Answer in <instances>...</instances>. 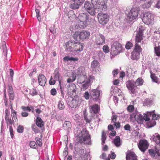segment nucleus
<instances>
[{
	"label": "nucleus",
	"instance_id": "nucleus-1",
	"mask_svg": "<svg viewBox=\"0 0 160 160\" xmlns=\"http://www.w3.org/2000/svg\"><path fill=\"white\" fill-rule=\"evenodd\" d=\"M77 132L75 135L76 142L77 143L91 144L90 136L86 129L83 128L81 130H78Z\"/></svg>",
	"mask_w": 160,
	"mask_h": 160
},
{
	"label": "nucleus",
	"instance_id": "nucleus-38",
	"mask_svg": "<svg viewBox=\"0 0 160 160\" xmlns=\"http://www.w3.org/2000/svg\"><path fill=\"white\" fill-rule=\"evenodd\" d=\"M37 126V125L35 123L32 124L31 126L32 130L36 133H38L39 132V130Z\"/></svg>",
	"mask_w": 160,
	"mask_h": 160
},
{
	"label": "nucleus",
	"instance_id": "nucleus-54",
	"mask_svg": "<svg viewBox=\"0 0 160 160\" xmlns=\"http://www.w3.org/2000/svg\"><path fill=\"white\" fill-rule=\"evenodd\" d=\"M103 51L105 53H108L109 52V47L107 45H104L102 48Z\"/></svg>",
	"mask_w": 160,
	"mask_h": 160
},
{
	"label": "nucleus",
	"instance_id": "nucleus-31",
	"mask_svg": "<svg viewBox=\"0 0 160 160\" xmlns=\"http://www.w3.org/2000/svg\"><path fill=\"white\" fill-rule=\"evenodd\" d=\"M63 59L65 61H73L74 62L78 61L79 58H78L69 57L68 56L64 57Z\"/></svg>",
	"mask_w": 160,
	"mask_h": 160
},
{
	"label": "nucleus",
	"instance_id": "nucleus-5",
	"mask_svg": "<svg viewBox=\"0 0 160 160\" xmlns=\"http://www.w3.org/2000/svg\"><path fill=\"white\" fill-rule=\"evenodd\" d=\"M122 49V45L118 42L111 43V51L113 55H117L120 53Z\"/></svg>",
	"mask_w": 160,
	"mask_h": 160
},
{
	"label": "nucleus",
	"instance_id": "nucleus-63",
	"mask_svg": "<svg viewBox=\"0 0 160 160\" xmlns=\"http://www.w3.org/2000/svg\"><path fill=\"white\" fill-rule=\"evenodd\" d=\"M134 109L133 105H130L127 108V110H134Z\"/></svg>",
	"mask_w": 160,
	"mask_h": 160
},
{
	"label": "nucleus",
	"instance_id": "nucleus-47",
	"mask_svg": "<svg viewBox=\"0 0 160 160\" xmlns=\"http://www.w3.org/2000/svg\"><path fill=\"white\" fill-rule=\"evenodd\" d=\"M84 98L86 100H88L90 98V92L86 91L83 94Z\"/></svg>",
	"mask_w": 160,
	"mask_h": 160
},
{
	"label": "nucleus",
	"instance_id": "nucleus-16",
	"mask_svg": "<svg viewBox=\"0 0 160 160\" xmlns=\"http://www.w3.org/2000/svg\"><path fill=\"white\" fill-rule=\"evenodd\" d=\"M81 39L82 41L87 40L90 36V32L85 30H82L80 32Z\"/></svg>",
	"mask_w": 160,
	"mask_h": 160
},
{
	"label": "nucleus",
	"instance_id": "nucleus-41",
	"mask_svg": "<svg viewBox=\"0 0 160 160\" xmlns=\"http://www.w3.org/2000/svg\"><path fill=\"white\" fill-rule=\"evenodd\" d=\"M106 133L104 131H102V145H103L104 143H105V141L106 139Z\"/></svg>",
	"mask_w": 160,
	"mask_h": 160
},
{
	"label": "nucleus",
	"instance_id": "nucleus-60",
	"mask_svg": "<svg viewBox=\"0 0 160 160\" xmlns=\"http://www.w3.org/2000/svg\"><path fill=\"white\" fill-rule=\"evenodd\" d=\"M9 132H10L11 137L12 138L14 136V134L13 133V129L12 128L11 126H9Z\"/></svg>",
	"mask_w": 160,
	"mask_h": 160
},
{
	"label": "nucleus",
	"instance_id": "nucleus-52",
	"mask_svg": "<svg viewBox=\"0 0 160 160\" xmlns=\"http://www.w3.org/2000/svg\"><path fill=\"white\" fill-rule=\"evenodd\" d=\"M73 117V119L76 122H79L80 117L78 114H74Z\"/></svg>",
	"mask_w": 160,
	"mask_h": 160
},
{
	"label": "nucleus",
	"instance_id": "nucleus-37",
	"mask_svg": "<svg viewBox=\"0 0 160 160\" xmlns=\"http://www.w3.org/2000/svg\"><path fill=\"white\" fill-rule=\"evenodd\" d=\"M99 64V62L98 61L94 60L91 62V67L92 68H97Z\"/></svg>",
	"mask_w": 160,
	"mask_h": 160
},
{
	"label": "nucleus",
	"instance_id": "nucleus-57",
	"mask_svg": "<svg viewBox=\"0 0 160 160\" xmlns=\"http://www.w3.org/2000/svg\"><path fill=\"white\" fill-rule=\"evenodd\" d=\"M9 98L11 100H13L14 98V92H9Z\"/></svg>",
	"mask_w": 160,
	"mask_h": 160
},
{
	"label": "nucleus",
	"instance_id": "nucleus-49",
	"mask_svg": "<svg viewBox=\"0 0 160 160\" xmlns=\"http://www.w3.org/2000/svg\"><path fill=\"white\" fill-rule=\"evenodd\" d=\"M99 107L97 104H94L92 106H90L89 107L90 110H98Z\"/></svg>",
	"mask_w": 160,
	"mask_h": 160
},
{
	"label": "nucleus",
	"instance_id": "nucleus-45",
	"mask_svg": "<svg viewBox=\"0 0 160 160\" xmlns=\"http://www.w3.org/2000/svg\"><path fill=\"white\" fill-rule=\"evenodd\" d=\"M21 108L23 110H34V109L33 107L31 106L27 107L22 106Z\"/></svg>",
	"mask_w": 160,
	"mask_h": 160
},
{
	"label": "nucleus",
	"instance_id": "nucleus-18",
	"mask_svg": "<svg viewBox=\"0 0 160 160\" xmlns=\"http://www.w3.org/2000/svg\"><path fill=\"white\" fill-rule=\"evenodd\" d=\"M89 15L88 13H82L78 16V20L86 22H88L89 19Z\"/></svg>",
	"mask_w": 160,
	"mask_h": 160
},
{
	"label": "nucleus",
	"instance_id": "nucleus-50",
	"mask_svg": "<svg viewBox=\"0 0 160 160\" xmlns=\"http://www.w3.org/2000/svg\"><path fill=\"white\" fill-rule=\"evenodd\" d=\"M70 85H68L67 87V90H66V92L67 94L68 95H69L70 96H72L73 95L72 93L71 92V91L70 90Z\"/></svg>",
	"mask_w": 160,
	"mask_h": 160
},
{
	"label": "nucleus",
	"instance_id": "nucleus-24",
	"mask_svg": "<svg viewBox=\"0 0 160 160\" xmlns=\"http://www.w3.org/2000/svg\"><path fill=\"white\" fill-rule=\"evenodd\" d=\"M58 90V92L59 93L61 94L62 98L64 99V95L65 92H66V91L65 90V88H64L63 84L62 82L59 84V88Z\"/></svg>",
	"mask_w": 160,
	"mask_h": 160
},
{
	"label": "nucleus",
	"instance_id": "nucleus-7",
	"mask_svg": "<svg viewBox=\"0 0 160 160\" xmlns=\"http://www.w3.org/2000/svg\"><path fill=\"white\" fill-rule=\"evenodd\" d=\"M144 115L143 117L141 114H139L137 116L136 113H135L131 114L130 115V117L132 118H134L138 123L141 124L143 123L144 120H145V121H148L150 119L149 115L145 114Z\"/></svg>",
	"mask_w": 160,
	"mask_h": 160
},
{
	"label": "nucleus",
	"instance_id": "nucleus-28",
	"mask_svg": "<svg viewBox=\"0 0 160 160\" xmlns=\"http://www.w3.org/2000/svg\"><path fill=\"white\" fill-rule=\"evenodd\" d=\"M152 139L157 144L160 145V135L158 133H156L152 137Z\"/></svg>",
	"mask_w": 160,
	"mask_h": 160
},
{
	"label": "nucleus",
	"instance_id": "nucleus-19",
	"mask_svg": "<svg viewBox=\"0 0 160 160\" xmlns=\"http://www.w3.org/2000/svg\"><path fill=\"white\" fill-rule=\"evenodd\" d=\"M38 80L39 85L43 86L46 82V78L43 74L40 75L38 77Z\"/></svg>",
	"mask_w": 160,
	"mask_h": 160
},
{
	"label": "nucleus",
	"instance_id": "nucleus-32",
	"mask_svg": "<svg viewBox=\"0 0 160 160\" xmlns=\"http://www.w3.org/2000/svg\"><path fill=\"white\" fill-rule=\"evenodd\" d=\"M152 3V2L150 0L146 1L142 5V8L144 9H148L151 6Z\"/></svg>",
	"mask_w": 160,
	"mask_h": 160
},
{
	"label": "nucleus",
	"instance_id": "nucleus-46",
	"mask_svg": "<svg viewBox=\"0 0 160 160\" xmlns=\"http://www.w3.org/2000/svg\"><path fill=\"white\" fill-rule=\"evenodd\" d=\"M36 16L38 20L40 22L41 20V18L40 15V11L39 9H36L35 10Z\"/></svg>",
	"mask_w": 160,
	"mask_h": 160
},
{
	"label": "nucleus",
	"instance_id": "nucleus-59",
	"mask_svg": "<svg viewBox=\"0 0 160 160\" xmlns=\"http://www.w3.org/2000/svg\"><path fill=\"white\" fill-rule=\"evenodd\" d=\"M5 120L7 125L9 124L12 125L13 123V121L11 119H9V118H7V117L5 118Z\"/></svg>",
	"mask_w": 160,
	"mask_h": 160
},
{
	"label": "nucleus",
	"instance_id": "nucleus-20",
	"mask_svg": "<svg viewBox=\"0 0 160 160\" xmlns=\"http://www.w3.org/2000/svg\"><path fill=\"white\" fill-rule=\"evenodd\" d=\"M126 160H138L136 154L133 152H130L127 153L126 157Z\"/></svg>",
	"mask_w": 160,
	"mask_h": 160
},
{
	"label": "nucleus",
	"instance_id": "nucleus-27",
	"mask_svg": "<svg viewBox=\"0 0 160 160\" xmlns=\"http://www.w3.org/2000/svg\"><path fill=\"white\" fill-rule=\"evenodd\" d=\"M77 25L81 29H83L86 27L87 24V22L77 20Z\"/></svg>",
	"mask_w": 160,
	"mask_h": 160
},
{
	"label": "nucleus",
	"instance_id": "nucleus-4",
	"mask_svg": "<svg viewBox=\"0 0 160 160\" xmlns=\"http://www.w3.org/2000/svg\"><path fill=\"white\" fill-rule=\"evenodd\" d=\"M140 11V6L139 4L137 3L133 5L127 15V19L128 21L131 22L136 19Z\"/></svg>",
	"mask_w": 160,
	"mask_h": 160
},
{
	"label": "nucleus",
	"instance_id": "nucleus-15",
	"mask_svg": "<svg viewBox=\"0 0 160 160\" xmlns=\"http://www.w3.org/2000/svg\"><path fill=\"white\" fill-rule=\"evenodd\" d=\"M109 20V17L107 14L101 12V24L103 25H105L108 21Z\"/></svg>",
	"mask_w": 160,
	"mask_h": 160
},
{
	"label": "nucleus",
	"instance_id": "nucleus-29",
	"mask_svg": "<svg viewBox=\"0 0 160 160\" xmlns=\"http://www.w3.org/2000/svg\"><path fill=\"white\" fill-rule=\"evenodd\" d=\"M73 38L77 41H80L81 39V34L80 32H76L73 34Z\"/></svg>",
	"mask_w": 160,
	"mask_h": 160
},
{
	"label": "nucleus",
	"instance_id": "nucleus-56",
	"mask_svg": "<svg viewBox=\"0 0 160 160\" xmlns=\"http://www.w3.org/2000/svg\"><path fill=\"white\" fill-rule=\"evenodd\" d=\"M36 140L37 141L38 145L39 146H41L42 145V140L41 139L38 138H35Z\"/></svg>",
	"mask_w": 160,
	"mask_h": 160
},
{
	"label": "nucleus",
	"instance_id": "nucleus-55",
	"mask_svg": "<svg viewBox=\"0 0 160 160\" xmlns=\"http://www.w3.org/2000/svg\"><path fill=\"white\" fill-rule=\"evenodd\" d=\"M88 153H85L84 155L82 156L81 157V160H88Z\"/></svg>",
	"mask_w": 160,
	"mask_h": 160
},
{
	"label": "nucleus",
	"instance_id": "nucleus-13",
	"mask_svg": "<svg viewBox=\"0 0 160 160\" xmlns=\"http://www.w3.org/2000/svg\"><path fill=\"white\" fill-rule=\"evenodd\" d=\"M148 141L145 139H141L139 141L138 146L140 150L144 152L147 149L149 146Z\"/></svg>",
	"mask_w": 160,
	"mask_h": 160
},
{
	"label": "nucleus",
	"instance_id": "nucleus-44",
	"mask_svg": "<svg viewBox=\"0 0 160 160\" xmlns=\"http://www.w3.org/2000/svg\"><path fill=\"white\" fill-rule=\"evenodd\" d=\"M58 107L59 110H62L63 109L65 108L63 102L62 101H59Z\"/></svg>",
	"mask_w": 160,
	"mask_h": 160
},
{
	"label": "nucleus",
	"instance_id": "nucleus-25",
	"mask_svg": "<svg viewBox=\"0 0 160 160\" xmlns=\"http://www.w3.org/2000/svg\"><path fill=\"white\" fill-rule=\"evenodd\" d=\"M107 1L108 0H101V11H105L107 10Z\"/></svg>",
	"mask_w": 160,
	"mask_h": 160
},
{
	"label": "nucleus",
	"instance_id": "nucleus-42",
	"mask_svg": "<svg viewBox=\"0 0 160 160\" xmlns=\"http://www.w3.org/2000/svg\"><path fill=\"white\" fill-rule=\"evenodd\" d=\"M154 51L156 55L158 56H160V47H154Z\"/></svg>",
	"mask_w": 160,
	"mask_h": 160
},
{
	"label": "nucleus",
	"instance_id": "nucleus-58",
	"mask_svg": "<svg viewBox=\"0 0 160 160\" xmlns=\"http://www.w3.org/2000/svg\"><path fill=\"white\" fill-rule=\"evenodd\" d=\"M149 153L152 156L154 157L156 155V152L152 149H149L148 150Z\"/></svg>",
	"mask_w": 160,
	"mask_h": 160
},
{
	"label": "nucleus",
	"instance_id": "nucleus-10",
	"mask_svg": "<svg viewBox=\"0 0 160 160\" xmlns=\"http://www.w3.org/2000/svg\"><path fill=\"white\" fill-rule=\"evenodd\" d=\"M154 15L149 12H145L142 19L143 22L147 24H151L152 21L154 20Z\"/></svg>",
	"mask_w": 160,
	"mask_h": 160
},
{
	"label": "nucleus",
	"instance_id": "nucleus-26",
	"mask_svg": "<svg viewBox=\"0 0 160 160\" xmlns=\"http://www.w3.org/2000/svg\"><path fill=\"white\" fill-rule=\"evenodd\" d=\"M112 143H114L117 147H120L122 143L121 142L120 138L119 136H116L114 140L112 141Z\"/></svg>",
	"mask_w": 160,
	"mask_h": 160
},
{
	"label": "nucleus",
	"instance_id": "nucleus-34",
	"mask_svg": "<svg viewBox=\"0 0 160 160\" xmlns=\"http://www.w3.org/2000/svg\"><path fill=\"white\" fill-rule=\"evenodd\" d=\"M142 49L141 48V46L139 45L137 43H136L135 45L133 51L140 53L142 52Z\"/></svg>",
	"mask_w": 160,
	"mask_h": 160
},
{
	"label": "nucleus",
	"instance_id": "nucleus-21",
	"mask_svg": "<svg viewBox=\"0 0 160 160\" xmlns=\"http://www.w3.org/2000/svg\"><path fill=\"white\" fill-rule=\"evenodd\" d=\"M38 127L40 128H42V132L43 130H44V128H42L44 126V122L42 120L41 118L38 117H37L36 120V124Z\"/></svg>",
	"mask_w": 160,
	"mask_h": 160
},
{
	"label": "nucleus",
	"instance_id": "nucleus-2",
	"mask_svg": "<svg viewBox=\"0 0 160 160\" xmlns=\"http://www.w3.org/2000/svg\"><path fill=\"white\" fill-rule=\"evenodd\" d=\"M65 45V51L66 52H80L82 51L84 47L83 43L73 40L68 41L66 42Z\"/></svg>",
	"mask_w": 160,
	"mask_h": 160
},
{
	"label": "nucleus",
	"instance_id": "nucleus-64",
	"mask_svg": "<svg viewBox=\"0 0 160 160\" xmlns=\"http://www.w3.org/2000/svg\"><path fill=\"white\" fill-rule=\"evenodd\" d=\"M117 116L116 115H113L112 117V121L113 122H116L117 120Z\"/></svg>",
	"mask_w": 160,
	"mask_h": 160
},
{
	"label": "nucleus",
	"instance_id": "nucleus-36",
	"mask_svg": "<svg viewBox=\"0 0 160 160\" xmlns=\"http://www.w3.org/2000/svg\"><path fill=\"white\" fill-rule=\"evenodd\" d=\"M50 32L54 35L56 34L58 31V29L55 27V25H53L51 27L49 28Z\"/></svg>",
	"mask_w": 160,
	"mask_h": 160
},
{
	"label": "nucleus",
	"instance_id": "nucleus-62",
	"mask_svg": "<svg viewBox=\"0 0 160 160\" xmlns=\"http://www.w3.org/2000/svg\"><path fill=\"white\" fill-rule=\"evenodd\" d=\"M118 69H115L112 71V74L114 77L116 76L117 75L118 73Z\"/></svg>",
	"mask_w": 160,
	"mask_h": 160
},
{
	"label": "nucleus",
	"instance_id": "nucleus-11",
	"mask_svg": "<svg viewBox=\"0 0 160 160\" xmlns=\"http://www.w3.org/2000/svg\"><path fill=\"white\" fill-rule=\"evenodd\" d=\"M98 89V87L95 89H93L90 91V99L91 101L96 102L98 99L100 95V91Z\"/></svg>",
	"mask_w": 160,
	"mask_h": 160
},
{
	"label": "nucleus",
	"instance_id": "nucleus-53",
	"mask_svg": "<svg viewBox=\"0 0 160 160\" xmlns=\"http://www.w3.org/2000/svg\"><path fill=\"white\" fill-rule=\"evenodd\" d=\"M24 130V128L22 126L19 125L17 129V131L19 133H22Z\"/></svg>",
	"mask_w": 160,
	"mask_h": 160
},
{
	"label": "nucleus",
	"instance_id": "nucleus-9",
	"mask_svg": "<svg viewBox=\"0 0 160 160\" xmlns=\"http://www.w3.org/2000/svg\"><path fill=\"white\" fill-rule=\"evenodd\" d=\"M126 84L127 87L131 93L135 94L137 92L138 88L136 86L134 81L129 80L126 82Z\"/></svg>",
	"mask_w": 160,
	"mask_h": 160
},
{
	"label": "nucleus",
	"instance_id": "nucleus-51",
	"mask_svg": "<svg viewBox=\"0 0 160 160\" xmlns=\"http://www.w3.org/2000/svg\"><path fill=\"white\" fill-rule=\"evenodd\" d=\"M133 46L132 44L130 42H128L126 45V48L127 49H129Z\"/></svg>",
	"mask_w": 160,
	"mask_h": 160
},
{
	"label": "nucleus",
	"instance_id": "nucleus-30",
	"mask_svg": "<svg viewBox=\"0 0 160 160\" xmlns=\"http://www.w3.org/2000/svg\"><path fill=\"white\" fill-rule=\"evenodd\" d=\"M140 53L137 52L133 51L131 53V58L132 60H137L139 58V57Z\"/></svg>",
	"mask_w": 160,
	"mask_h": 160
},
{
	"label": "nucleus",
	"instance_id": "nucleus-43",
	"mask_svg": "<svg viewBox=\"0 0 160 160\" xmlns=\"http://www.w3.org/2000/svg\"><path fill=\"white\" fill-rule=\"evenodd\" d=\"M72 79L71 78H68L67 80V82L68 83H70L74 81L76 79V77L74 75L73 73L72 72Z\"/></svg>",
	"mask_w": 160,
	"mask_h": 160
},
{
	"label": "nucleus",
	"instance_id": "nucleus-33",
	"mask_svg": "<svg viewBox=\"0 0 160 160\" xmlns=\"http://www.w3.org/2000/svg\"><path fill=\"white\" fill-rule=\"evenodd\" d=\"M152 102L153 101L151 99L146 98L144 102L143 105L144 106H150L152 104Z\"/></svg>",
	"mask_w": 160,
	"mask_h": 160
},
{
	"label": "nucleus",
	"instance_id": "nucleus-14",
	"mask_svg": "<svg viewBox=\"0 0 160 160\" xmlns=\"http://www.w3.org/2000/svg\"><path fill=\"white\" fill-rule=\"evenodd\" d=\"M152 120H151L148 124V125L149 128H151L156 125V122L155 120H157L160 118V115L153 113L152 116Z\"/></svg>",
	"mask_w": 160,
	"mask_h": 160
},
{
	"label": "nucleus",
	"instance_id": "nucleus-8",
	"mask_svg": "<svg viewBox=\"0 0 160 160\" xmlns=\"http://www.w3.org/2000/svg\"><path fill=\"white\" fill-rule=\"evenodd\" d=\"M90 114L88 115L87 112L86 111H83V114L84 115V120L87 123H90L92 121V118L96 116L97 117L98 116V113L99 111H91Z\"/></svg>",
	"mask_w": 160,
	"mask_h": 160
},
{
	"label": "nucleus",
	"instance_id": "nucleus-39",
	"mask_svg": "<svg viewBox=\"0 0 160 160\" xmlns=\"http://www.w3.org/2000/svg\"><path fill=\"white\" fill-rule=\"evenodd\" d=\"M151 73V78H152V81L155 82H158V78L157 77L155 76V75L154 74L152 73V72L150 71Z\"/></svg>",
	"mask_w": 160,
	"mask_h": 160
},
{
	"label": "nucleus",
	"instance_id": "nucleus-12",
	"mask_svg": "<svg viewBox=\"0 0 160 160\" xmlns=\"http://www.w3.org/2000/svg\"><path fill=\"white\" fill-rule=\"evenodd\" d=\"M71 3L70 4V8L76 10L78 9L84 2L85 0H69Z\"/></svg>",
	"mask_w": 160,
	"mask_h": 160
},
{
	"label": "nucleus",
	"instance_id": "nucleus-48",
	"mask_svg": "<svg viewBox=\"0 0 160 160\" xmlns=\"http://www.w3.org/2000/svg\"><path fill=\"white\" fill-rule=\"evenodd\" d=\"M29 145L30 147L33 148H36L37 146L36 142L33 141L30 142Z\"/></svg>",
	"mask_w": 160,
	"mask_h": 160
},
{
	"label": "nucleus",
	"instance_id": "nucleus-22",
	"mask_svg": "<svg viewBox=\"0 0 160 160\" xmlns=\"http://www.w3.org/2000/svg\"><path fill=\"white\" fill-rule=\"evenodd\" d=\"M91 78H89L86 81L85 80L82 82V87L83 90H86L91 85Z\"/></svg>",
	"mask_w": 160,
	"mask_h": 160
},
{
	"label": "nucleus",
	"instance_id": "nucleus-40",
	"mask_svg": "<svg viewBox=\"0 0 160 160\" xmlns=\"http://www.w3.org/2000/svg\"><path fill=\"white\" fill-rule=\"evenodd\" d=\"M29 93L30 95L32 96L36 95L38 94V92H37L36 89L35 88H32L31 90H30Z\"/></svg>",
	"mask_w": 160,
	"mask_h": 160
},
{
	"label": "nucleus",
	"instance_id": "nucleus-6",
	"mask_svg": "<svg viewBox=\"0 0 160 160\" xmlns=\"http://www.w3.org/2000/svg\"><path fill=\"white\" fill-rule=\"evenodd\" d=\"M54 79H53L52 76H51L49 81V84L50 85H53L55 84L56 81H58L59 83H62V78L61 74L59 72V69L57 68L55 69L53 73Z\"/></svg>",
	"mask_w": 160,
	"mask_h": 160
},
{
	"label": "nucleus",
	"instance_id": "nucleus-17",
	"mask_svg": "<svg viewBox=\"0 0 160 160\" xmlns=\"http://www.w3.org/2000/svg\"><path fill=\"white\" fill-rule=\"evenodd\" d=\"M143 31L140 28L139 29L138 31L137 32L136 36L135 41L136 43L140 42L143 39L142 35Z\"/></svg>",
	"mask_w": 160,
	"mask_h": 160
},
{
	"label": "nucleus",
	"instance_id": "nucleus-3",
	"mask_svg": "<svg viewBox=\"0 0 160 160\" xmlns=\"http://www.w3.org/2000/svg\"><path fill=\"white\" fill-rule=\"evenodd\" d=\"M84 8L90 14L94 15L95 13H98L100 8V4L95 2L94 0L93 3L89 1H86L84 3Z\"/></svg>",
	"mask_w": 160,
	"mask_h": 160
},
{
	"label": "nucleus",
	"instance_id": "nucleus-61",
	"mask_svg": "<svg viewBox=\"0 0 160 160\" xmlns=\"http://www.w3.org/2000/svg\"><path fill=\"white\" fill-rule=\"evenodd\" d=\"M51 94L53 96L56 95L57 94V91L55 88H52L50 91Z\"/></svg>",
	"mask_w": 160,
	"mask_h": 160
},
{
	"label": "nucleus",
	"instance_id": "nucleus-23",
	"mask_svg": "<svg viewBox=\"0 0 160 160\" xmlns=\"http://www.w3.org/2000/svg\"><path fill=\"white\" fill-rule=\"evenodd\" d=\"M77 145L75 144V151L76 152H78L79 155L80 157H81L82 156L84 155L85 153H87L84 152V149H82V148H80L78 147Z\"/></svg>",
	"mask_w": 160,
	"mask_h": 160
},
{
	"label": "nucleus",
	"instance_id": "nucleus-35",
	"mask_svg": "<svg viewBox=\"0 0 160 160\" xmlns=\"http://www.w3.org/2000/svg\"><path fill=\"white\" fill-rule=\"evenodd\" d=\"M135 83L136 86H141L143 85V81L141 78H139L135 82Z\"/></svg>",
	"mask_w": 160,
	"mask_h": 160
}]
</instances>
